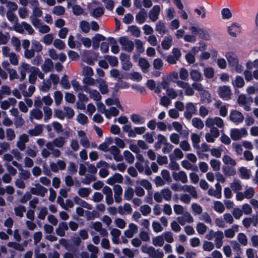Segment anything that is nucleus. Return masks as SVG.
<instances>
[{
  "mask_svg": "<svg viewBox=\"0 0 258 258\" xmlns=\"http://www.w3.org/2000/svg\"><path fill=\"white\" fill-rule=\"evenodd\" d=\"M142 252L146 253L150 258H163L164 254L163 252L159 249H156L152 246L143 245L141 247Z\"/></svg>",
  "mask_w": 258,
  "mask_h": 258,
  "instance_id": "obj_1",
  "label": "nucleus"
},
{
  "mask_svg": "<svg viewBox=\"0 0 258 258\" xmlns=\"http://www.w3.org/2000/svg\"><path fill=\"white\" fill-rule=\"evenodd\" d=\"M205 125L208 128L217 127L218 128H223L224 126L223 120L218 116L207 118L205 121Z\"/></svg>",
  "mask_w": 258,
  "mask_h": 258,
  "instance_id": "obj_2",
  "label": "nucleus"
},
{
  "mask_svg": "<svg viewBox=\"0 0 258 258\" xmlns=\"http://www.w3.org/2000/svg\"><path fill=\"white\" fill-rule=\"evenodd\" d=\"M247 135V130L244 127L232 128L230 131V138L235 141L240 140L242 138L246 137Z\"/></svg>",
  "mask_w": 258,
  "mask_h": 258,
  "instance_id": "obj_3",
  "label": "nucleus"
},
{
  "mask_svg": "<svg viewBox=\"0 0 258 258\" xmlns=\"http://www.w3.org/2000/svg\"><path fill=\"white\" fill-rule=\"evenodd\" d=\"M118 42L121 46L122 50L131 52L134 48V43L126 36H122L119 38Z\"/></svg>",
  "mask_w": 258,
  "mask_h": 258,
  "instance_id": "obj_4",
  "label": "nucleus"
},
{
  "mask_svg": "<svg viewBox=\"0 0 258 258\" xmlns=\"http://www.w3.org/2000/svg\"><path fill=\"white\" fill-rule=\"evenodd\" d=\"M98 54L93 51L86 50L84 52L82 61L89 65H93L97 61Z\"/></svg>",
  "mask_w": 258,
  "mask_h": 258,
  "instance_id": "obj_5",
  "label": "nucleus"
},
{
  "mask_svg": "<svg viewBox=\"0 0 258 258\" xmlns=\"http://www.w3.org/2000/svg\"><path fill=\"white\" fill-rule=\"evenodd\" d=\"M255 191L252 187L246 188L243 192L241 191L235 195V199L237 201H242L244 199H251L254 195Z\"/></svg>",
  "mask_w": 258,
  "mask_h": 258,
  "instance_id": "obj_6",
  "label": "nucleus"
},
{
  "mask_svg": "<svg viewBox=\"0 0 258 258\" xmlns=\"http://www.w3.org/2000/svg\"><path fill=\"white\" fill-rule=\"evenodd\" d=\"M209 132L205 134V139L208 143H214L220 136V131L217 127L209 128Z\"/></svg>",
  "mask_w": 258,
  "mask_h": 258,
  "instance_id": "obj_7",
  "label": "nucleus"
},
{
  "mask_svg": "<svg viewBox=\"0 0 258 258\" xmlns=\"http://www.w3.org/2000/svg\"><path fill=\"white\" fill-rule=\"evenodd\" d=\"M48 189L39 183H36L34 187L30 188L31 194L41 197H44Z\"/></svg>",
  "mask_w": 258,
  "mask_h": 258,
  "instance_id": "obj_8",
  "label": "nucleus"
},
{
  "mask_svg": "<svg viewBox=\"0 0 258 258\" xmlns=\"http://www.w3.org/2000/svg\"><path fill=\"white\" fill-rule=\"evenodd\" d=\"M172 177L175 181H180L182 183H186L188 181L186 173L182 170L172 172Z\"/></svg>",
  "mask_w": 258,
  "mask_h": 258,
  "instance_id": "obj_9",
  "label": "nucleus"
},
{
  "mask_svg": "<svg viewBox=\"0 0 258 258\" xmlns=\"http://www.w3.org/2000/svg\"><path fill=\"white\" fill-rule=\"evenodd\" d=\"M229 118L233 122L239 124L243 121L244 116L240 112L236 110H233L230 112Z\"/></svg>",
  "mask_w": 258,
  "mask_h": 258,
  "instance_id": "obj_10",
  "label": "nucleus"
},
{
  "mask_svg": "<svg viewBox=\"0 0 258 258\" xmlns=\"http://www.w3.org/2000/svg\"><path fill=\"white\" fill-rule=\"evenodd\" d=\"M218 92L221 98L226 100L230 99L232 93L229 87L226 86H221L219 88Z\"/></svg>",
  "mask_w": 258,
  "mask_h": 258,
  "instance_id": "obj_11",
  "label": "nucleus"
},
{
  "mask_svg": "<svg viewBox=\"0 0 258 258\" xmlns=\"http://www.w3.org/2000/svg\"><path fill=\"white\" fill-rule=\"evenodd\" d=\"M196 108L192 102L187 103L185 105V110L184 112V117L188 120L191 118L192 115L196 113Z\"/></svg>",
  "mask_w": 258,
  "mask_h": 258,
  "instance_id": "obj_12",
  "label": "nucleus"
},
{
  "mask_svg": "<svg viewBox=\"0 0 258 258\" xmlns=\"http://www.w3.org/2000/svg\"><path fill=\"white\" fill-rule=\"evenodd\" d=\"M230 187L232 191L236 194V195H237L238 193H240L243 186L240 179L234 178L232 182L230 183Z\"/></svg>",
  "mask_w": 258,
  "mask_h": 258,
  "instance_id": "obj_13",
  "label": "nucleus"
},
{
  "mask_svg": "<svg viewBox=\"0 0 258 258\" xmlns=\"http://www.w3.org/2000/svg\"><path fill=\"white\" fill-rule=\"evenodd\" d=\"M83 90L89 94L91 98L96 101H99L101 99V96L100 93L96 90L91 89L88 86H84Z\"/></svg>",
  "mask_w": 258,
  "mask_h": 258,
  "instance_id": "obj_14",
  "label": "nucleus"
},
{
  "mask_svg": "<svg viewBox=\"0 0 258 258\" xmlns=\"http://www.w3.org/2000/svg\"><path fill=\"white\" fill-rule=\"evenodd\" d=\"M227 31L231 36L236 37L240 33L241 27L237 23L233 22L227 27Z\"/></svg>",
  "mask_w": 258,
  "mask_h": 258,
  "instance_id": "obj_15",
  "label": "nucleus"
},
{
  "mask_svg": "<svg viewBox=\"0 0 258 258\" xmlns=\"http://www.w3.org/2000/svg\"><path fill=\"white\" fill-rule=\"evenodd\" d=\"M102 192L105 196V201L107 205H112L114 201L111 188L108 186H105L102 189Z\"/></svg>",
  "mask_w": 258,
  "mask_h": 258,
  "instance_id": "obj_16",
  "label": "nucleus"
},
{
  "mask_svg": "<svg viewBox=\"0 0 258 258\" xmlns=\"http://www.w3.org/2000/svg\"><path fill=\"white\" fill-rule=\"evenodd\" d=\"M172 125L174 130L179 133V135L184 138H186L189 135L188 131L187 130H183L182 125L178 121H173Z\"/></svg>",
  "mask_w": 258,
  "mask_h": 258,
  "instance_id": "obj_17",
  "label": "nucleus"
},
{
  "mask_svg": "<svg viewBox=\"0 0 258 258\" xmlns=\"http://www.w3.org/2000/svg\"><path fill=\"white\" fill-rule=\"evenodd\" d=\"M160 12V7L159 5L154 6L149 12V17L152 22L156 21L159 18Z\"/></svg>",
  "mask_w": 258,
  "mask_h": 258,
  "instance_id": "obj_18",
  "label": "nucleus"
},
{
  "mask_svg": "<svg viewBox=\"0 0 258 258\" xmlns=\"http://www.w3.org/2000/svg\"><path fill=\"white\" fill-rule=\"evenodd\" d=\"M191 140L192 143V146L195 149H196V153L197 155L199 156V157H200V149L199 143L201 142L200 137L197 134L193 133L191 135Z\"/></svg>",
  "mask_w": 258,
  "mask_h": 258,
  "instance_id": "obj_19",
  "label": "nucleus"
},
{
  "mask_svg": "<svg viewBox=\"0 0 258 258\" xmlns=\"http://www.w3.org/2000/svg\"><path fill=\"white\" fill-rule=\"evenodd\" d=\"M69 229V226L66 222H62L59 223L58 227L55 229L56 234L60 237L66 235V231Z\"/></svg>",
  "mask_w": 258,
  "mask_h": 258,
  "instance_id": "obj_20",
  "label": "nucleus"
},
{
  "mask_svg": "<svg viewBox=\"0 0 258 258\" xmlns=\"http://www.w3.org/2000/svg\"><path fill=\"white\" fill-rule=\"evenodd\" d=\"M108 151L113 155V159L116 161H121L123 160V157L120 154V150L116 146H112L109 148Z\"/></svg>",
  "mask_w": 258,
  "mask_h": 258,
  "instance_id": "obj_21",
  "label": "nucleus"
},
{
  "mask_svg": "<svg viewBox=\"0 0 258 258\" xmlns=\"http://www.w3.org/2000/svg\"><path fill=\"white\" fill-rule=\"evenodd\" d=\"M216 189L210 188L208 191V195L211 196H213L217 199L221 198V186L219 183H217L215 184Z\"/></svg>",
  "mask_w": 258,
  "mask_h": 258,
  "instance_id": "obj_22",
  "label": "nucleus"
},
{
  "mask_svg": "<svg viewBox=\"0 0 258 258\" xmlns=\"http://www.w3.org/2000/svg\"><path fill=\"white\" fill-rule=\"evenodd\" d=\"M225 56L227 59L228 64L231 67L235 66L238 62V59L237 55L233 52H227Z\"/></svg>",
  "mask_w": 258,
  "mask_h": 258,
  "instance_id": "obj_23",
  "label": "nucleus"
},
{
  "mask_svg": "<svg viewBox=\"0 0 258 258\" xmlns=\"http://www.w3.org/2000/svg\"><path fill=\"white\" fill-rule=\"evenodd\" d=\"M52 145L57 148H61L66 143V138L63 137L59 136L54 138L51 142L49 141Z\"/></svg>",
  "mask_w": 258,
  "mask_h": 258,
  "instance_id": "obj_24",
  "label": "nucleus"
},
{
  "mask_svg": "<svg viewBox=\"0 0 258 258\" xmlns=\"http://www.w3.org/2000/svg\"><path fill=\"white\" fill-rule=\"evenodd\" d=\"M237 103L239 105L243 106V108L246 111L250 110V105L248 103V99L243 94L240 95L237 99Z\"/></svg>",
  "mask_w": 258,
  "mask_h": 258,
  "instance_id": "obj_25",
  "label": "nucleus"
},
{
  "mask_svg": "<svg viewBox=\"0 0 258 258\" xmlns=\"http://www.w3.org/2000/svg\"><path fill=\"white\" fill-rule=\"evenodd\" d=\"M239 231V226L233 224L231 228L224 231L225 237L228 238H232L234 237L235 233Z\"/></svg>",
  "mask_w": 258,
  "mask_h": 258,
  "instance_id": "obj_26",
  "label": "nucleus"
},
{
  "mask_svg": "<svg viewBox=\"0 0 258 258\" xmlns=\"http://www.w3.org/2000/svg\"><path fill=\"white\" fill-rule=\"evenodd\" d=\"M182 191L188 192L190 196L195 199L198 198L196 188L191 185H184L181 186Z\"/></svg>",
  "mask_w": 258,
  "mask_h": 258,
  "instance_id": "obj_27",
  "label": "nucleus"
},
{
  "mask_svg": "<svg viewBox=\"0 0 258 258\" xmlns=\"http://www.w3.org/2000/svg\"><path fill=\"white\" fill-rule=\"evenodd\" d=\"M215 244L217 248H220L223 245L224 238V234L221 231H216V233L215 235Z\"/></svg>",
  "mask_w": 258,
  "mask_h": 258,
  "instance_id": "obj_28",
  "label": "nucleus"
},
{
  "mask_svg": "<svg viewBox=\"0 0 258 258\" xmlns=\"http://www.w3.org/2000/svg\"><path fill=\"white\" fill-rule=\"evenodd\" d=\"M123 181V177L119 173H115L112 176L107 180V183L110 185H113L115 183H122Z\"/></svg>",
  "mask_w": 258,
  "mask_h": 258,
  "instance_id": "obj_29",
  "label": "nucleus"
},
{
  "mask_svg": "<svg viewBox=\"0 0 258 258\" xmlns=\"http://www.w3.org/2000/svg\"><path fill=\"white\" fill-rule=\"evenodd\" d=\"M46 147L50 151L51 155L54 158H58L60 156L61 151L58 149L55 148L50 142H47L45 144Z\"/></svg>",
  "mask_w": 258,
  "mask_h": 258,
  "instance_id": "obj_30",
  "label": "nucleus"
},
{
  "mask_svg": "<svg viewBox=\"0 0 258 258\" xmlns=\"http://www.w3.org/2000/svg\"><path fill=\"white\" fill-rule=\"evenodd\" d=\"M29 118L31 121H32L33 119H41L43 117L42 112L38 109H33L31 110L29 112Z\"/></svg>",
  "mask_w": 258,
  "mask_h": 258,
  "instance_id": "obj_31",
  "label": "nucleus"
},
{
  "mask_svg": "<svg viewBox=\"0 0 258 258\" xmlns=\"http://www.w3.org/2000/svg\"><path fill=\"white\" fill-rule=\"evenodd\" d=\"M110 234L112 236V241L114 244H118L119 237L121 234V231L117 228H111L110 230Z\"/></svg>",
  "mask_w": 258,
  "mask_h": 258,
  "instance_id": "obj_32",
  "label": "nucleus"
},
{
  "mask_svg": "<svg viewBox=\"0 0 258 258\" xmlns=\"http://www.w3.org/2000/svg\"><path fill=\"white\" fill-rule=\"evenodd\" d=\"M147 17V12L144 9H141L136 16L137 21L140 24H143Z\"/></svg>",
  "mask_w": 258,
  "mask_h": 258,
  "instance_id": "obj_33",
  "label": "nucleus"
},
{
  "mask_svg": "<svg viewBox=\"0 0 258 258\" xmlns=\"http://www.w3.org/2000/svg\"><path fill=\"white\" fill-rule=\"evenodd\" d=\"M156 31L160 35H163L168 32L165 23L162 21H158L156 24Z\"/></svg>",
  "mask_w": 258,
  "mask_h": 258,
  "instance_id": "obj_34",
  "label": "nucleus"
},
{
  "mask_svg": "<svg viewBox=\"0 0 258 258\" xmlns=\"http://www.w3.org/2000/svg\"><path fill=\"white\" fill-rule=\"evenodd\" d=\"M190 78L196 82H200L203 80L202 74L197 70L192 69L189 72Z\"/></svg>",
  "mask_w": 258,
  "mask_h": 258,
  "instance_id": "obj_35",
  "label": "nucleus"
},
{
  "mask_svg": "<svg viewBox=\"0 0 258 258\" xmlns=\"http://www.w3.org/2000/svg\"><path fill=\"white\" fill-rule=\"evenodd\" d=\"M200 95L201 97V101L203 103H210L211 102V94L207 90L205 89L200 93Z\"/></svg>",
  "mask_w": 258,
  "mask_h": 258,
  "instance_id": "obj_36",
  "label": "nucleus"
},
{
  "mask_svg": "<svg viewBox=\"0 0 258 258\" xmlns=\"http://www.w3.org/2000/svg\"><path fill=\"white\" fill-rule=\"evenodd\" d=\"M239 177L243 179H248L250 177L251 171L245 167L239 169Z\"/></svg>",
  "mask_w": 258,
  "mask_h": 258,
  "instance_id": "obj_37",
  "label": "nucleus"
},
{
  "mask_svg": "<svg viewBox=\"0 0 258 258\" xmlns=\"http://www.w3.org/2000/svg\"><path fill=\"white\" fill-rule=\"evenodd\" d=\"M98 84V88L101 93L103 94H106L108 92V86L105 80L98 79L96 80Z\"/></svg>",
  "mask_w": 258,
  "mask_h": 258,
  "instance_id": "obj_38",
  "label": "nucleus"
},
{
  "mask_svg": "<svg viewBox=\"0 0 258 258\" xmlns=\"http://www.w3.org/2000/svg\"><path fill=\"white\" fill-rule=\"evenodd\" d=\"M139 65L141 68L144 73H147L150 68V64L149 61L144 58H140L139 59Z\"/></svg>",
  "mask_w": 258,
  "mask_h": 258,
  "instance_id": "obj_39",
  "label": "nucleus"
},
{
  "mask_svg": "<svg viewBox=\"0 0 258 258\" xmlns=\"http://www.w3.org/2000/svg\"><path fill=\"white\" fill-rule=\"evenodd\" d=\"M53 67V63L51 59L47 58L45 60L44 63L41 66V69L44 73H47L51 70Z\"/></svg>",
  "mask_w": 258,
  "mask_h": 258,
  "instance_id": "obj_40",
  "label": "nucleus"
},
{
  "mask_svg": "<svg viewBox=\"0 0 258 258\" xmlns=\"http://www.w3.org/2000/svg\"><path fill=\"white\" fill-rule=\"evenodd\" d=\"M132 121L136 124H142L145 122L144 117L137 114H133L131 115Z\"/></svg>",
  "mask_w": 258,
  "mask_h": 258,
  "instance_id": "obj_41",
  "label": "nucleus"
},
{
  "mask_svg": "<svg viewBox=\"0 0 258 258\" xmlns=\"http://www.w3.org/2000/svg\"><path fill=\"white\" fill-rule=\"evenodd\" d=\"M87 248L91 252L90 258H98L97 254L99 252L98 248L92 244H89L87 246Z\"/></svg>",
  "mask_w": 258,
  "mask_h": 258,
  "instance_id": "obj_42",
  "label": "nucleus"
},
{
  "mask_svg": "<svg viewBox=\"0 0 258 258\" xmlns=\"http://www.w3.org/2000/svg\"><path fill=\"white\" fill-rule=\"evenodd\" d=\"M14 220L11 217H8L4 221V225L5 227L8 228L6 231L9 235H12L13 234V231L11 228H12Z\"/></svg>",
  "mask_w": 258,
  "mask_h": 258,
  "instance_id": "obj_43",
  "label": "nucleus"
},
{
  "mask_svg": "<svg viewBox=\"0 0 258 258\" xmlns=\"http://www.w3.org/2000/svg\"><path fill=\"white\" fill-rule=\"evenodd\" d=\"M81 66L82 69V75L84 76V77L92 76L93 75V70L90 67L86 66L82 63H81Z\"/></svg>",
  "mask_w": 258,
  "mask_h": 258,
  "instance_id": "obj_44",
  "label": "nucleus"
},
{
  "mask_svg": "<svg viewBox=\"0 0 258 258\" xmlns=\"http://www.w3.org/2000/svg\"><path fill=\"white\" fill-rule=\"evenodd\" d=\"M172 37L168 36L164 38L161 43L162 48L165 50H168L172 45Z\"/></svg>",
  "mask_w": 258,
  "mask_h": 258,
  "instance_id": "obj_45",
  "label": "nucleus"
},
{
  "mask_svg": "<svg viewBox=\"0 0 258 258\" xmlns=\"http://www.w3.org/2000/svg\"><path fill=\"white\" fill-rule=\"evenodd\" d=\"M152 244L155 246L161 247L164 245V241L162 235H158L152 238Z\"/></svg>",
  "mask_w": 258,
  "mask_h": 258,
  "instance_id": "obj_46",
  "label": "nucleus"
},
{
  "mask_svg": "<svg viewBox=\"0 0 258 258\" xmlns=\"http://www.w3.org/2000/svg\"><path fill=\"white\" fill-rule=\"evenodd\" d=\"M105 40V37L102 35L100 34H97L93 38V46L94 48H97L99 46V42L101 41Z\"/></svg>",
  "mask_w": 258,
  "mask_h": 258,
  "instance_id": "obj_47",
  "label": "nucleus"
},
{
  "mask_svg": "<svg viewBox=\"0 0 258 258\" xmlns=\"http://www.w3.org/2000/svg\"><path fill=\"white\" fill-rule=\"evenodd\" d=\"M74 200L76 204L79 205L83 208H86L88 210H91L92 209V206L91 205L80 199L78 197H75Z\"/></svg>",
  "mask_w": 258,
  "mask_h": 258,
  "instance_id": "obj_48",
  "label": "nucleus"
},
{
  "mask_svg": "<svg viewBox=\"0 0 258 258\" xmlns=\"http://www.w3.org/2000/svg\"><path fill=\"white\" fill-rule=\"evenodd\" d=\"M14 211L16 216L22 218L24 216L26 209L24 206L20 205L14 207Z\"/></svg>",
  "mask_w": 258,
  "mask_h": 258,
  "instance_id": "obj_49",
  "label": "nucleus"
},
{
  "mask_svg": "<svg viewBox=\"0 0 258 258\" xmlns=\"http://www.w3.org/2000/svg\"><path fill=\"white\" fill-rule=\"evenodd\" d=\"M105 103L108 106H110L112 105H115L117 107L121 110L123 109L122 106L121 105L119 101L118 98H108L105 101Z\"/></svg>",
  "mask_w": 258,
  "mask_h": 258,
  "instance_id": "obj_50",
  "label": "nucleus"
},
{
  "mask_svg": "<svg viewBox=\"0 0 258 258\" xmlns=\"http://www.w3.org/2000/svg\"><path fill=\"white\" fill-rule=\"evenodd\" d=\"M191 209L195 215H200L203 213V208L202 206L198 203H192L191 205Z\"/></svg>",
  "mask_w": 258,
  "mask_h": 258,
  "instance_id": "obj_51",
  "label": "nucleus"
},
{
  "mask_svg": "<svg viewBox=\"0 0 258 258\" xmlns=\"http://www.w3.org/2000/svg\"><path fill=\"white\" fill-rule=\"evenodd\" d=\"M42 132V127L41 125L38 124L34 128L28 131V133L32 136H37L41 134Z\"/></svg>",
  "mask_w": 258,
  "mask_h": 258,
  "instance_id": "obj_52",
  "label": "nucleus"
},
{
  "mask_svg": "<svg viewBox=\"0 0 258 258\" xmlns=\"http://www.w3.org/2000/svg\"><path fill=\"white\" fill-rule=\"evenodd\" d=\"M104 10L102 7L94 9L91 12L90 15L95 18L101 17L104 14Z\"/></svg>",
  "mask_w": 258,
  "mask_h": 258,
  "instance_id": "obj_53",
  "label": "nucleus"
},
{
  "mask_svg": "<svg viewBox=\"0 0 258 258\" xmlns=\"http://www.w3.org/2000/svg\"><path fill=\"white\" fill-rule=\"evenodd\" d=\"M119 114V110L114 107H111L109 109H107L105 115L108 119H110L112 116H116Z\"/></svg>",
  "mask_w": 258,
  "mask_h": 258,
  "instance_id": "obj_54",
  "label": "nucleus"
},
{
  "mask_svg": "<svg viewBox=\"0 0 258 258\" xmlns=\"http://www.w3.org/2000/svg\"><path fill=\"white\" fill-rule=\"evenodd\" d=\"M163 199L166 201H169L171 199L172 191L168 188H164L161 190Z\"/></svg>",
  "mask_w": 258,
  "mask_h": 258,
  "instance_id": "obj_55",
  "label": "nucleus"
},
{
  "mask_svg": "<svg viewBox=\"0 0 258 258\" xmlns=\"http://www.w3.org/2000/svg\"><path fill=\"white\" fill-rule=\"evenodd\" d=\"M128 32L136 37H139L141 35V31L139 27L135 25H132L128 27Z\"/></svg>",
  "mask_w": 258,
  "mask_h": 258,
  "instance_id": "obj_56",
  "label": "nucleus"
},
{
  "mask_svg": "<svg viewBox=\"0 0 258 258\" xmlns=\"http://www.w3.org/2000/svg\"><path fill=\"white\" fill-rule=\"evenodd\" d=\"M222 160L225 164L230 165L233 167L235 166L237 164L236 161L234 159L227 155H225L223 156Z\"/></svg>",
  "mask_w": 258,
  "mask_h": 258,
  "instance_id": "obj_57",
  "label": "nucleus"
},
{
  "mask_svg": "<svg viewBox=\"0 0 258 258\" xmlns=\"http://www.w3.org/2000/svg\"><path fill=\"white\" fill-rule=\"evenodd\" d=\"M136 183L148 190H151L152 188L151 183L146 179L138 180L136 181Z\"/></svg>",
  "mask_w": 258,
  "mask_h": 258,
  "instance_id": "obj_58",
  "label": "nucleus"
},
{
  "mask_svg": "<svg viewBox=\"0 0 258 258\" xmlns=\"http://www.w3.org/2000/svg\"><path fill=\"white\" fill-rule=\"evenodd\" d=\"M232 148L237 156H240L242 153H243L242 145L239 143H233L232 144Z\"/></svg>",
  "mask_w": 258,
  "mask_h": 258,
  "instance_id": "obj_59",
  "label": "nucleus"
},
{
  "mask_svg": "<svg viewBox=\"0 0 258 258\" xmlns=\"http://www.w3.org/2000/svg\"><path fill=\"white\" fill-rule=\"evenodd\" d=\"M105 60L108 62L112 67H116L118 65V61L117 58L115 56L106 55L104 57Z\"/></svg>",
  "mask_w": 258,
  "mask_h": 258,
  "instance_id": "obj_60",
  "label": "nucleus"
},
{
  "mask_svg": "<svg viewBox=\"0 0 258 258\" xmlns=\"http://www.w3.org/2000/svg\"><path fill=\"white\" fill-rule=\"evenodd\" d=\"M65 8L61 6H56L53 8L52 12L53 14L60 16L63 15L65 13Z\"/></svg>",
  "mask_w": 258,
  "mask_h": 258,
  "instance_id": "obj_61",
  "label": "nucleus"
},
{
  "mask_svg": "<svg viewBox=\"0 0 258 258\" xmlns=\"http://www.w3.org/2000/svg\"><path fill=\"white\" fill-rule=\"evenodd\" d=\"M237 238L238 242L242 245L246 246L248 243V239L246 235L243 233H239L237 234Z\"/></svg>",
  "mask_w": 258,
  "mask_h": 258,
  "instance_id": "obj_62",
  "label": "nucleus"
},
{
  "mask_svg": "<svg viewBox=\"0 0 258 258\" xmlns=\"http://www.w3.org/2000/svg\"><path fill=\"white\" fill-rule=\"evenodd\" d=\"M192 125L200 130L203 129L204 127L203 121L199 118L195 117L192 119Z\"/></svg>",
  "mask_w": 258,
  "mask_h": 258,
  "instance_id": "obj_63",
  "label": "nucleus"
},
{
  "mask_svg": "<svg viewBox=\"0 0 258 258\" xmlns=\"http://www.w3.org/2000/svg\"><path fill=\"white\" fill-rule=\"evenodd\" d=\"M6 138L8 141L14 140L16 137L14 130L12 128H7L6 130Z\"/></svg>",
  "mask_w": 258,
  "mask_h": 258,
  "instance_id": "obj_64",
  "label": "nucleus"
}]
</instances>
